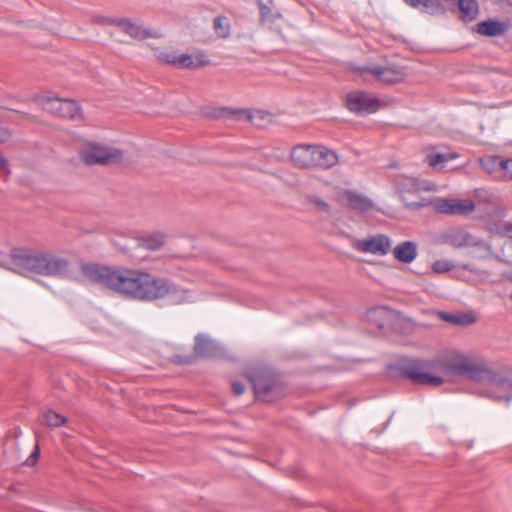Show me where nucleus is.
<instances>
[{"instance_id": "nucleus-36", "label": "nucleus", "mask_w": 512, "mask_h": 512, "mask_svg": "<svg viewBox=\"0 0 512 512\" xmlns=\"http://www.w3.org/2000/svg\"><path fill=\"white\" fill-rule=\"evenodd\" d=\"M232 391L235 396H245V402H251L248 401V399L252 397L248 386H232Z\"/></svg>"}, {"instance_id": "nucleus-15", "label": "nucleus", "mask_w": 512, "mask_h": 512, "mask_svg": "<svg viewBox=\"0 0 512 512\" xmlns=\"http://www.w3.org/2000/svg\"><path fill=\"white\" fill-rule=\"evenodd\" d=\"M475 209V203L471 199H441L435 204V210L446 215H468Z\"/></svg>"}, {"instance_id": "nucleus-39", "label": "nucleus", "mask_w": 512, "mask_h": 512, "mask_svg": "<svg viewBox=\"0 0 512 512\" xmlns=\"http://www.w3.org/2000/svg\"><path fill=\"white\" fill-rule=\"evenodd\" d=\"M502 163V169L501 171L504 172L505 176H509L510 179H512V159H503Z\"/></svg>"}, {"instance_id": "nucleus-43", "label": "nucleus", "mask_w": 512, "mask_h": 512, "mask_svg": "<svg viewBox=\"0 0 512 512\" xmlns=\"http://www.w3.org/2000/svg\"><path fill=\"white\" fill-rule=\"evenodd\" d=\"M9 110L19 114L20 117L22 119H24V120H27V121H30V122H35L36 121V117H34L33 115H30L29 113H26V112H23V111H19V110H15V109H9Z\"/></svg>"}, {"instance_id": "nucleus-42", "label": "nucleus", "mask_w": 512, "mask_h": 512, "mask_svg": "<svg viewBox=\"0 0 512 512\" xmlns=\"http://www.w3.org/2000/svg\"><path fill=\"white\" fill-rule=\"evenodd\" d=\"M456 313L439 312V317L449 323L454 324Z\"/></svg>"}, {"instance_id": "nucleus-37", "label": "nucleus", "mask_w": 512, "mask_h": 512, "mask_svg": "<svg viewBox=\"0 0 512 512\" xmlns=\"http://www.w3.org/2000/svg\"><path fill=\"white\" fill-rule=\"evenodd\" d=\"M430 205V201L422 199L421 201H413L405 204V207L412 210H418Z\"/></svg>"}, {"instance_id": "nucleus-10", "label": "nucleus", "mask_w": 512, "mask_h": 512, "mask_svg": "<svg viewBox=\"0 0 512 512\" xmlns=\"http://www.w3.org/2000/svg\"><path fill=\"white\" fill-rule=\"evenodd\" d=\"M217 117L232 118L236 120L246 119L254 126L263 128L272 121V114L262 110L250 111L244 109L223 108L219 111Z\"/></svg>"}, {"instance_id": "nucleus-35", "label": "nucleus", "mask_w": 512, "mask_h": 512, "mask_svg": "<svg viewBox=\"0 0 512 512\" xmlns=\"http://www.w3.org/2000/svg\"><path fill=\"white\" fill-rule=\"evenodd\" d=\"M427 158L428 163L431 167H435L436 165L446 162L448 160V157L443 153L431 154Z\"/></svg>"}, {"instance_id": "nucleus-44", "label": "nucleus", "mask_w": 512, "mask_h": 512, "mask_svg": "<svg viewBox=\"0 0 512 512\" xmlns=\"http://www.w3.org/2000/svg\"><path fill=\"white\" fill-rule=\"evenodd\" d=\"M408 181L410 182L412 189L419 190V180L417 178H409Z\"/></svg>"}, {"instance_id": "nucleus-22", "label": "nucleus", "mask_w": 512, "mask_h": 512, "mask_svg": "<svg viewBox=\"0 0 512 512\" xmlns=\"http://www.w3.org/2000/svg\"><path fill=\"white\" fill-rule=\"evenodd\" d=\"M256 3L259 9V21L261 24L274 23L276 20L283 18L279 11H275L274 0H256Z\"/></svg>"}, {"instance_id": "nucleus-8", "label": "nucleus", "mask_w": 512, "mask_h": 512, "mask_svg": "<svg viewBox=\"0 0 512 512\" xmlns=\"http://www.w3.org/2000/svg\"><path fill=\"white\" fill-rule=\"evenodd\" d=\"M334 200L341 206L358 213H366L374 206L373 201L369 197L356 191L339 187L335 189Z\"/></svg>"}, {"instance_id": "nucleus-38", "label": "nucleus", "mask_w": 512, "mask_h": 512, "mask_svg": "<svg viewBox=\"0 0 512 512\" xmlns=\"http://www.w3.org/2000/svg\"><path fill=\"white\" fill-rule=\"evenodd\" d=\"M12 137V132L7 127L0 126V144H3L10 140Z\"/></svg>"}, {"instance_id": "nucleus-21", "label": "nucleus", "mask_w": 512, "mask_h": 512, "mask_svg": "<svg viewBox=\"0 0 512 512\" xmlns=\"http://www.w3.org/2000/svg\"><path fill=\"white\" fill-rule=\"evenodd\" d=\"M417 247L414 241H404L393 249V256L399 262L409 264L417 257Z\"/></svg>"}, {"instance_id": "nucleus-45", "label": "nucleus", "mask_w": 512, "mask_h": 512, "mask_svg": "<svg viewBox=\"0 0 512 512\" xmlns=\"http://www.w3.org/2000/svg\"><path fill=\"white\" fill-rule=\"evenodd\" d=\"M0 266H1V267H5V263H4V261H3V254H2V252H1V251H0Z\"/></svg>"}, {"instance_id": "nucleus-29", "label": "nucleus", "mask_w": 512, "mask_h": 512, "mask_svg": "<svg viewBox=\"0 0 512 512\" xmlns=\"http://www.w3.org/2000/svg\"><path fill=\"white\" fill-rule=\"evenodd\" d=\"M503 159L496 155H485L479 159V163L483 170L489 174L501 171Z\"/></svg>"}, {"instance_id": "nucleus-1", "label": "nucleus", "mask_w": 512, "mask_h": 512, "mask_svg": "<svg viewBox=\"0 0 512 512\" xmlns=\"http://www.w3.org/2000/svg\"><path fill=\"white\" fill-rule=\"evenodd\" d=\"M82 275L92 284L121 296L145 302L168 298L174 305L191 302L190 290L168 278L137 269L109 266L94 262H81Z\"/></svg>"}, {"instance_id": "nucleus-14", "label": "nucleus", "mask_w": 512, "mask_h": 512, "mask_svg": "<svg viewBox=\"0 0 512 512\" xmlns=\"http://www.w3.org/2000/svg\"><path fill=\"white\" fill-rule=\"evenodd\" d=\"M360 71L372 74L379 81L385 84H394L402 82L406 76L404 68L397 65L376 66L373 68L363 67L360 69Z\"/></svg>"}, {"instance_id": "nucleus-32", "label": "nucleus", "mask_w": 512, "mask_h": 512, "mask_svg": "<svg viewBox=\"0 0 512 512\" xmlns=\"http://www.w3.org/2000/svg\"><path fill=\"white\" fill-rule=\"evenodd\" d=\"M305 200L307 203L315 205L319 210L323 212L329 213L331 210L330 205L321 198L308 195L305 197Z\"/></svg>"}, {"instance_id": "nucleus-19", "label": "nucleus", "mask_w": 512, "mask_h": 512, "mask_svg": "<svg viewBox=\"0 0 512 512\" xmlns=\"http://www.w3.org/2000/svg\"><path fill=\"white\" fill-rule=\"evenodd\" d=\"M315 168L330 169L338 162V154L325 146L316 145L314 153Z\"/></svg>"}, {"instance_id": "nucleus-28", "label": "nucleus", "mask_w": 512, "mask_h": 512, "mask_svg": "<svg viewBox=\"0 0 512 512\" xmlns=\"http://www.w3.org/2000/svg\"><path fill=\"white\" fill-rule=\"evenodd\" d=\"M213 29L216 35L222 39H226L231 34V25L229 19L224 15H219L213 20Z\"/></svg>"}, {"instance_id": "nucleus-2", "label": "nucleus", "mask_w": 512, "mask_h": 512, "mask_svg": "<svg viewBox=\"0 0 512 512\" xmlns=\"http://www.w3.org/2000/svg\"><path fill=\"white\" fill-rule=\"evenodd\" d=\"M11 270L20 274L33 273L42 276L64 278L71 268L68 259L51 252H40L28 247L10 250Z\"/></svg>"}, {"instance_id": "nucleus-34", "label": "nucleus", "mask_w": 512, "mask_h": 512, "mask_svg": "<svg viewBox=\"0 0 512 512\" xmlns=\"http://www.w3.org/2000/svg\"><path fill=\"white\" fill-rule=\"evenodd\" d=\"M92 22L97 25H115L118 26L119 19L111 18L103 15H95L92 17Z\"/></svg>"}, {"instance_id": "nucleus-4", "label": "nucleus", "mask_w": 512, "mask_h": 512, "mask_svg": "<svg viewBox=\"0 0 512 512\" xmlns=\"http://www.w3.org/2000/svg\"><path fill=\"white\" fill-rule=\"evenodd\" d=\"M446 369L451 374L460 376L468 381H489L493 384H512V367L502 366L493 370L482 363H472L468 360L449 363Z\"/></svg>"}, {"instance_id": "nucleus-13", "label": "nucleus", "mask_w": 512, "mask_h": 512, "mask_svg": "<svg viewBox=\"0 0 512 512\" xmlns=\"http://www.w3.org/2000/svg\"><path fill=\"white\" fill-rule=\"evenodd\" d=\"M162 59L177 68L181 69H196L207 66L210 61L203 53L197 54L194 58L190 54L177 55L174 53H165Z\"/></svg>"}, {"instance_id": "nucleus-26", "label": "nucleus", "mask_w": 512, "mask_h": 512, "mask_svg": "<svg viewBox=\"0 0 512 512\" xmlns=\"http://www.w3.org/2000/svg\"><path fill=\"white\" fill-rule=\"evenodd\" d=\"M39 421L42 425L54 429L66 425L68 419L54 410H46L41 413Z\"/></svg>"}, {"instance_id": "nucleus-24", "label": "nucleus", "mask_w": 512, "mask_h": 512, "mask_svg": "<svg viewBox=\"0 0 512 512\" xmlns=\"http://www.w3.org/2000/svg\"><path fill=\"white\" fill-rule=\"evenodd\" d=\"M118 27L130 37L138 40H144L150 36V33L129 19L119 18Z\"/></svg>"}, {"instance_id": "nucleus-31", "label": "nucleus", "mask_w": 512, "mask_h": 512, "mask_svg": "<svg viewBox=\"0 0 512 512\" xmlns=\"http://www.w3.org/2000/svg\"><path fill=\"white\" fill-rule=\"evenodd\" d=\"M475 321H476V317L474 315H472L471 313L459 312V313H456V315H455L454 324L467 326V325H471V324L475 323Z\"/></svg>"}, {"instance_id": "nucleus-27", "label": "nucleus", "mask_w": 512, "mask_h": 512, "mask_svg": "<svg viewBox=\"0 0 512 512\" xmlns=\"http://www.w3.org/2000/svg\"><path fill=\"white\" fill-rule=\"evenodd\" d=\"M407 5L418 8L422 6L424 11L429 14L444 13L445 7L439 0H403Z\"/></svg>"}, {"instance_id": "nucleus-7", "label": "nucleus", "mask_w": 512, "mask_h": 512, "mask_svg": "<svg viewBox=\"0 0 512 512\" xmlns=\"http://www.w3.org/2000/svg\"><path fill=\"white\" fill-rule=\"evenodd\" d=\"M41 103L45 111L61 118L77 120L82 116L79 104L72 99L47 97L42 98Z\"/></svg>"}, {"instance_id": "nucleus-46", "label": "nucleus", "mask_w": 512, "mask_h": 512, "mask_svg": "<svg viewBox=\"0 0 512 512\" xmlns=\"http://www.w3.org/2000/svg\"><path fill=\"white\" fill-rule=\"evenodd\" d=\"M507 232L510 233V236L512 237V224L508 225Z\"/></svg>"}, {"instance_id": "nucleus-5", "label": "nucleus", "mask_w": 512, "mask_h": 512, "mask_svg": "<svg viewBox=\"0 0 512 512\" xmlns=\"http://www.w3.org/2000/svg\"><path fill=\"white\" fill-rule=\"evenodd\" d=\"M198 358L236 361L235 357L228 354L225 347L204 334L196 335L192 353L175 354L170 361L176 365H190L195 363Z\"/></svg>"}, {"instance_id": "nucleus-6", "label": "nucleus", "mask_w": 512, "mask_h": 512, "mask_svg": "<svg viewBox=\"0 0 512 512\" xmlns=\"http://www.w3.org/2000/svg\"><path fill=\"white\" fill-rule=\"evenodd\" d=\"M80 157L87 165H115L123 161V151L116 147H109L91 142L80 151Z\"/></svg>"}, {"instance_id": "nucleus-33", "label": "nucleus", "mask_w": 512, "mask_h": 512, "mask_svg": "<svg viewBox=\"0 0 512 512\" xmlns=\"http://www.w3.org/2000/svg\"><path fill=\"white\" fill-rule=\"evenodd\" d=\"M454 265L447 260H436L432 265V270L435 273L449 272Z\"/></svg>"}, {"instance_id": "nucleus-3", "label": "nucleus", "mask_w": 512, "mask_h": 512, "mask_svg": "<svg viewBox=\"0 0 512 512\" xmlns=\"http://www.w3.org/2000/svg\"><path fill=\"white\" fill-rule=\"evenodd\" d=\"M436 361L423 358L400 357L386 366L387 373L399 380L416 384H444L441 376L433 375Z\"/></svg>"}, {"instance_id": "nucleus-30", "label": "nucleus", "mask_w": 512, "mask_h": 512, "mask_svg": "<svg viewBox=\"0 0 512 512\" xmlns=\"http://www.w3.org/2000/svg\"><path fill=\"white\" fill-rule=\"evenodd\" d=\"M165 238L161 233H154L149 235L142 240V245L151 251L159 250L164 245Z\"/></svg>"}, {"instance_id": "nucleus-25", "label": "nucleus", "mask_w": 512, "mask_h": 512, "mask_svg": "<svg viewBox=\"0 0 512 512\" xmlns=\"http://www.w3.org/2000/svg\"><path fill=\"white\" fill-rule=\"evenodd\" d=\"M443 239L445 243L455 248H462L470 243L471 236L467 231L463 229H457L446 233Z\"/></svg>"}, {"instance_id": "nucleus-17", "label": "nucleus", "mask_w": 512, "mask_h": 512, "mask_svg": "<svg viewBox=\"0 0 512 512\" xmlns=\"http://www.w3.org/2000/svg\"><path fill=\"white\" fill-rule=\"evenodd\" d=\"M395 316V311L387 306H376L369 309L366 313L367 321L375 326L379 331H385L391 324Z\"/></svg>"}, {"instance_id": "nucleus-41", "label": "nucleus", "mask_w": 512, "mask_h": 512, "mask_svg": "<svg viewBox=\"0 0 512 512\" xmlns=\"http://www.w3.org/2000/svg\"><path fill=\"white\" fill-rule=\"evenodd\" d=\"M39 456V448L38 446L36 445L35 446V449L33 450L31 456L25 461V464L26 465H34L37 461V458Z\"/></svg>"}, {"instance_id": "nucleus-18", "label": "nucleus", "mask_w": 512, "mask_h": 512, "mask_svg": "<svg viewBox=\"0 0 512 512\" xmlns=\"http://www.w3.org/2000/svg\"><path fill=\"white\" fill-rule=\"evenodd\" d=\"M252 395L248 401L273 402L283 395L282 386H248Z\"/></svg>"}, {"instance_id": "nucleus-11", "label": "nucleus", "mask_w": 512, "mask_h": 512, "mask_svg": "<svg viewBox=\"0 0 512 512\" xmlns=\"http://www.w3.org/2000/svg\"><path fill=\"white\" fill-rule=\"evenodd\" d=\"M346 107L356 114L374 113L380 107V100L365 92L354 91L347 94Z\"/></svg>"}, {"instance_id": "nucleus-16", "label": "nucleus", "mask_w": 512, "mask_h": 512, "mask_svg": "<svg viewBox=\"0 0 512 512\" xmlns=\"http://www.w3.org/2000/svg\"><path fill=\"white\" fill-rule=\"evenodd\" d=\"M316 145L298 144L290 153V159L295 167L301 169L315 168L314 153Z\"/></svg>"}, {"instance_id": "nucleus-23", "label": "nucleus", "mask_w": 512, "mask_h": 512, "mask_svg": "<svg viewBox=\"0 0 512 512\" xmlns=\"http://www.w3.org/2000/svg\"><path fill=\"white\" fill-rule=\"evenodd\" d=\"M459 18L464 22H471L476 19L479 13V6L476 0H459L457 3Z\"/></svg>"}, {"instance_id": "nucleus-47", "label": "nucleus", "mask_w": 512, "mask_h": 512, "mask_svg": "<svg viewBox=\"0 0 512 512\" xmlns=\"http://www.w3.org/2000/svg\"><path fill=\"white\" fill-rule=\"evenodd\" d=\"M231 384L237 385V384H240V383H239V382H237V381H234V382H232Z\"/></svg>"}, {"instance_id": "nucleus-12", "label": "nucleus", "mask_w": 512, "mask_h": 512, "mask_svg": "<svg viewBox=\"0 0 512 512\" xmlns=\"http://www.w3.org/2000/svg\"><path fill=\"white\" fill-rule=\"evenodd\" d=\"M353 246L356 250L361 252L386 255L390 251L391 243L387 235L378 234L372 237L359 239L353 244Z\"/></svg>"}, {"instance_id": "nucleus-20", "label": "nucleus", "mask_w": 512, "mask_h": 512, "mask_svg": "<svg viewBox=\"0 0 512 512\" xmlns=\"http://www.w3.org/2000/svg\"><path fill=\"white\" fill-rule=\"evenodd\" d=\"M476 27L477 33L487 37L503 35L508 29V25L505 22L496 19H487L481 21L477 24Z\"/></svg>"}, {"instance_id": "nucleus-40", "label": "nucleus", "mask_w": 512, "mask_h": 512, "mask_svg": "<svg viewBox=\"0 0 512 512\" xmlns=\"http://www.w3.org/2000/svg\"><path fill=\"white\" fill-rule=\"evenodd\" d=\"M0 171H4L6 177L11 174V170L9 169L8 160L5 156L0 153Z\"/></svg>"}, {"instance_id": "nucleus-9", "label": "nucleus", "mask_w": 512, "mask_h": 512, "mask_svg": "<svg viewBox=\"0 0 512 512\" xmlns=\"http://www.w3.org/2000/svg\"><path fill=\"white\" fill-rule=\"evenodd\" d=\"M244 376L250 384H281V375L271 365L256 362L248 365Z\"/></svg>"}]
</instances>
